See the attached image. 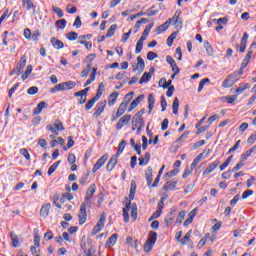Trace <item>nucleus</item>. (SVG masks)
<instances>
[{
    "label": "nucleus",
    "mask_w": 256,
    "mask_h": 256,
    "mask_svg": "<svg viewBox=\"0 0 256 256\" xmlns=\"http://www.w3.org/2000/svg\"><path fill=\"white\" fill-rule=\"evenodd\" d=\"M243 75V71L240 70L238 72H233L228 75L227 78L222 82V87L225 89H229V87H233L237 81H239V76Z\"/></svg>",
    "instance_id": "obj_1"
},
{
    "label": "nucleus",
    "mask_w": 256,
    "mask_h": 256,
    "mask_svg": "<svg viewBox=\"0 0 256 256\" xmlns=\"http://www.w3.org/2000/svg\"><path fill=\"white\" fill-rule=\"evenodd\" d=\"M77 83L75 81H67L62 82L50 89V93H59V91H69L71 89H74L76 87Z\"/></svg>",
    "instance_id": "obj_2"
},
{
    "label": "nucleus",
    "mask_w": 256,
    "mask_h": 256,
    "mask_svg": "<svg viewBox=\"0 0 256 256\" xmlns=\"http://www.w3.org/2000/svg\"><path fill=\"white\" fill-rule=\"evenodd\" d=\"M145 110L138 111L132 118V131H135L137 127H145V119H143V115Z\"/></svg>",
    "instance_id": "obj_3"
},
{
    "label": "nucleus",
    "mask_w": 256,
    "mask_h": 256,
    "mask_svg": "<svg viewBox=\"0 0 256 256\" xmlns=\"http://www.w3.org/2000/svg\"><path fill=\"white\" fill-rule=\"evenodd\" d=\"M157 242V232L150 231L148 239L144 244V251L145 253H149L151 249H153V245Z\"/></svg>",
    "instance_id": "obj_4"
},
{
    "label": "nucleus",
    "mask_w": 256,
    "mask_h": 256,
    "mask_svg": "<svg viewBox=\"0 0 256 256\" xmlns=\"http://www.w3.org/2000/svg\"><path fill=\"white\" fill-rule=\"evenodd\" d=\"M89 205H87L86 203H81L80 205V212L78 215V219H79V225H84L85 221H87V207Z\"/></svg>",
    "instance_id": "obj_5"
},
{
    "label": "nucleus",
    "mask_w": 256,
    "mask_h": 256,
    "mask_svg": "<svg viewBox=\"0 0 256 256\" xmlns=\"http://www.w3.org/2000/svg\"><path fill=\"white\" fill-rule=\"evenodd\" d=\"M97 191V186L95 184H91L87 191H86V197L84 202L86 205H91V197H93V195H95V192Z\"/></svg>",
    "instance_id": "obj_6"
},
{
    "label": "nucleus",
    "mask_w": 256,
    "mask_h": 256,
    "mask_svg": "<svg viewBox=\"0 0 256 256\" xmlns=\"http://www.w3.org/2000/svg\"><path fill=\"white\" fill-rule=\"evenodd\" d=\"M108 159H109V155L107 154H104L101 158H99L92 168V173H97L98 170H100L101 167L105 165Z\"/></svg>",
    "instance_id": "obj_7"
},
{
    "label": "nucleus",
    "mask_w": 256,
    "mask_h": 256,
    "mask_svg": "<svg viewBox=\"0 0 256 256\" xmlns=\"http://www.w3.org/2000/svg\"><path fill=\"white\" fill-rule=\"evenodd\" d=\"M219 165H221V161L219 159L210 163L207 166V168L203 171V176L207 177V175H211V173H213V171H215L219 167Z\"/></svg>",
    "instance_id": "obj_8"
},
{
    "label": "nucleus",
    "mask_w": 256,
    "mask_h": 256,
    "mask_svg": "<svg viewBox=\"0 0 256 256\" xmlns=\"http://www.w3.org/2000/svg\"><path fill=\"white\" fill-rule=\"evenodd\" d=\"M130 122H131V115L126 114L122 116L116 124L117 131H121V128L125 127L126 125H129Z\"/></svg>",
    "instance_id": "obj_9"
},
{
    "label": "nucleus",
    "mask_w": 256,
    "mask_h": 256,
    "mask_svg": "<svg viewBox=\"0 0 256 256\" xmlns=\"http://www.w3.org/2000/svg\"><path fill=\"white\" fill-rule=\"evenodd\" d=\"M105 107H107V100H103L98 103V105L96 106V111L93 113L94 119H99L101 113L105 111Z\"/></svg>",
    "instance_id": "obj_10"
},
{
    "label": "nucleus",
    "mask_w": 256,
    "mask_h": 256,
    "mask_svg": "<svg viewBox=\"0 0 256 256\" xmlns=\"http://www.w3.org/2000/svg\"><path fill=\"white\" fill-rule=\"evenodd\" d=\"M118 161H119V155L114 154L110 158V160L106 166L107 171H111L112 169H115V166L117 165Z\"/></svg>",
    "instance_id": "obj_11"
},
{
    "label": "nucleus",
    "mask_w": 256,
    "mask_h": 256,
    "mask_svg": "<svg viewBox=\"0 0 256 256\" xmlns=\"http://www.w3.org/2000/svg\"><path fill=\"white\" fill-rule=\"evenodd\" d=\"M127 107L128 106L121 103L116 111V115L112 117V121H116V119H119V117H122V115H125V111H127Z\"/></svg>",
    "instance_id": "obj_12"
},
{
    "label": "nucleus",
    "mask_w": 256,
    "mask_h": 256,
    "mask_svg": "<svg viewBox=\"0 0 256 256\" xmlns=\"http://www.w3.org/2000/svg\"><path fill=\"white\" fill-rule=\"evenodd\" d=\"M140 71V73H143L145 71V60L141 56L137 57V65L135 68H133V72L135 73L136 71Z\"/></svg>",
    "instance_id": "obj_13"
},
{
    "label": "nucleus",
    "mask_w": 256,
    "mask_h": 256,
    "mask_svg": "<svg viewBox=\"0 0 256 256\" xmlns=\"http://www.w3.org/2000/svg\"><path fill=\"white\" fill-rule=\"evenodd\" d=\"M22 7L26 9V11H32L35 14V4H33V0H22Z\"/></svg>",
    "instance_id": "obj_14"
},
{
    "label": "nucleus",
    "mask_w": 256,
    "mask_h": 256,
    "mask_svg": "<svg viewBox=\"0 0 256 256\" xmlns=\"http://www.w3.org/2000/svg\"><path fill=\"white\" fill-rule=\"evenodd\" d=\"M191 233H193V230H189L185 234L184 239L180 240L181 245H189V247H193V242L191 241Z\"/></svg>",
    "instance_id": "obj_15"
},
{
    "label": "nucleus",
    "mask_w": 256,
    "mask_h": 256,
    "mask_svg": "<svg viewBox=\"0 0 256 256\" xmlns=\"http://www.w3.org/2000/svg\"><path fill=\"white\" fill-rule=\"evenodd\" d=\"M169 25H171V19H168L166 22H164L162 25L158 26L155 29V33L157 35H161V33H163V31H167V29H169Z\"/></svg>",
    "instance_id": "obj_16"
},
{
    "label": "nucleus",
    "mask_w": 256,
    "mask_h": 256,
    "mask_svg": "<svg viewBox=\"0 0 256 256\" xmlns=\"http://www.w3.org/2000/svg\"><path fill=\"white\" fill-rule=\"evenodd\" d=\"M133 208V206H131V201H129L128 203H126V207L123 208V218H124V223H129V212L131 211V209Z\"/></svg>",
    "instance_id": "obj_17"
},
{
    "label": "nucleus",
    "mask_w": 256,
    "mask_h": 256,
    "mask_svg": "<svg viewBox=\"0 0 256 256\" xmlns=\"http://www.w3.org/2000/svg\"><path fill=\"white\" fill-rule=\"evenodd\" d=\"M145 178L147 181V186L151 188V183H153V168L151 166L147 168Z\"/></svg>",
    "instance_id": "obj_18"
},
{
    "label": "nucleus",
    "mask_w": 256,
    "mask_h": 256,
    "mask_svg": "<svg viewBox=\"0 0 256 256\" xmlns=\"http://www.w3.org/2000/svg\"><path fill=\"white\" fill-rule=\"evenodd\" d=\"M251 57H253V50H249L248 53L246 54L245 58L242 61L240 71H243V69H246L247 65H249V61H251Z\"/></svg>",
    "instance_id": "obj_19"
},
{
    "label": "nucleus",
    "mask_w": 256,
    "mask_h": 256,
    "mask_svg": "<svg viewBox=\"0 0 256 256\" xmlns=\"http://www.w3.org/2000/svg\"><path fill=\"white\" fill-rule=\"evenodd\" d=\"M153 25V23H150L145 27L142 36L140 37L141 41H147V37H149V33H151V29H153Z\"/></svg>",
    "instance_id": "obj_20"
},
{
    "label": "nucleus",
    "mask_w": 256,
    "mask_h": 256,
    "mask_svg": "<svg viewBox=\"0 0 256 256\" xmlns=\"http://www.w3.org/2000/svg\"><path fill=\"white\" fill-rule=\"evenodd\" d=\"M49 211H51V203L44 204L40 209L41 217H49Z\"/></svg>",
    "instance_id": "obj_21"
},
{
    "label": "nucleus",
    "mask_w": 256,
    "mask_h": 256,
    "mask_svg": "<svg viewBox=\"0 0 256 256\" xmlns=\"http://www.w3.org/2000/svg\"><path fill=\"white\" fill-rule=\"evenodd\" d=\"M177 180H170L168 182H166L163 186V190L164 191H173V189H175V187H177Z\"/></svg>",
    "instance_id": "obj_22"
},
{
    "label": "nucleus",
    "mask_w": 256,
    "mask_h": 256,
    "mask_svg": "<svg viewBox=\"0 0 256 256\" xmlns=\"http://www.w3.org/2000/svg\"><path fill=\"white\" fill-rule=\"evenodd\" d=\"M139 161V165L141 167L145 166V165H148L149 164V161H151V154L149 152H146L145 153V156L144 157H140L138 159Z\"/></svg>",
    "instance_id": "obj_23"
},
{
    "label": "nucleus",
    "mask_w": 256,
    "mask_h": 256,
    "mask_svg": "<svg viewBox=\"0 0 256 256\" xmlns=\"http://www.w3.org/2000/svg\"><path fill=\"white\" fill-rule=\"evenodd\" d=\"M154 108H155V96H153V94H149V96H148V115H151Z\"/></svg>",
    "instance_id": "obj_24"
},
{
    "label": "nucleus",
    "mask_w": 256,
    "mask_h": 256,
    "mask_svg": "<svg viewBox=\"0 0 256 256\" xmlns=\"http://www.w3.org/2000/svg\"><path fill=\"white\" fill-rule=\"evenodd\" d=\"M117 97H119L118 92H113L109 95V97H108V106L109 107H113V105H115V103H117Z\"/></svg>",
    "instance_id": "obj_25"
},
{
    "label": "nucleus",
    "mask_w": 256,
    "mask_h": 256,
    "mask_svg": "<svg viewBox=\"0 0 256 256\" xmlns=\"http://www.w3.org/2000/svg\"><path fill=\"white\" fill-rule=\"evenodd\" d=\"M10 237L12 239V247H20L21 246V241L19 240V236L15 234V232H10Z\"/></svg>",
    "instance_id": "obj_26"
},
{
    "label": "nucleus",
    "mask_w": 256,
    "mask_h": 256,
    "mask_svg": "<svg viewBox=\"0 0 256 256\" xmlns=\"http://www.w3.org/2000/svg\"><path fill=\"white\" fill-rule=\"evenodd\" d=\"M137 191V183L132 180L130 185V194H129V200L133 201L135 199V193Z\"/></svg>",
    "instance_id": "obj_27"
},
{
    "label": "nucleus",
    "mask_w": 256,
    "mask_h": 256,
    "mask_svg": "<svg viewBox=\"0 0 256 256\" xmlns=\"http://www.w3.org/2000/svg\"><path fill=\"white\" fill-rule=\"evenodd\" d=\"M46 107H47L46 102L44 101L40 102L33 111L34 115H41V112L43 111V109H46Z\"/></svg>",
    "instance_id": "obj_28"
},
{
    "label": "nucleus",
    "mask_w": 256,
    "mask_h": 256,
    "mask_svg": "<svg viewBox=\"0 0 256 256\" xmlns=\"http://www.w3.org/2000/svg\"><path fill=\"white\" fill-rule=\"evenodd\" d=\"M134 95H135V92L133 91L127 93L123 98L122 104L126 105V107H129V103H131V100L133 99Z\"/></svg>",
    "instance_id": "obj_29"
},
{
    "label": "nucleus",
    "mask_w": 256,
    "mask_h": 256,
    "mask_svg": "<svg viewBox=\"0 0 256 256\" xmlns=\"http://www.w3.org/2000/svg\"><path fill=\"white\" fill-rule=\"evenodd\" d=\"M247 89H251V84L245 83V84H240V86L235 90V93L237 95H241L244 91H247Z\"/></svg>",
    "instance_id": "obj_30"
},
{
    "label": "nucleus",
    "mask_w": 256,
    "mask_h": 256,
    "mask_svg": "<svg viewBox=\"0 0 256 256\" xmlns=\"http://www.w3.org/2000/svg\"><path fill=\"white\" fill-rule=\"evenodd\" d=\"M95 77H97V68H92L90 78L85 82L84 87H88V85H91V83L95 81Z\"/></svg>",
    "instance_id": "obj_31"
},
{
    "label": "nucleus",
    "mask_w": 256,
    "mask_h": 256,
    "mask_svg": "<svg viewBox=\"0 0 256 256\" xmlns=\"http://www.w3.org/2000/svg\"><path fill=\"white\" fill-rule=\"evenodd\" d=\"M50 41H51V43H52V45H53V47H54L55 49H63V47H64L63 41L58 40V39L55 38V37L51 38Z\"/></svg>",
    "instance_id": "obj_32"
},
{
    "label": "nucleus",
    "mask_w": 256,
    "mask_h": 256,
    "mask_svg": "<svg viewBox=\"0 0 256 256\" xmlns=\"http://www.w3.org/2000/svg\"><path fill=\"white\" fill-rule=\"evenodd\" d=\"M173 221H175V212L168 214L164 220V223L167 227H169V225L173 224Z\"/></svg>",
    "instance_id": "obj_33"
},
{
    "label": "nucleus",
    "mask_w": 256,
    "mask_h": 256,
    "mask_svg": "<svg viewBox=\"0 0 256 256\" xmlns=\"http://www.w3.org/2000/svg\"><path fill=\"white\" fill-rule=\"evenodd\" d=\"M151 77V73L145 72L139 81L140 85H143L144 83H149V81H151Z\"/></svg>",
    "instance_id": "obj_34"
},
{
    "label": "nucleus",
    "mask_w": 256,
    "mask_h": 256,
    "mask_svg": "<svg viewBox=\"0 0 256 256\" xmlns=\"http://www.w3.org/2000/svg\"><path fill=\"white\" fill-rule=\"evenodd\" d=\"M117 234H112L110 237H109V239H108V241L106 242V246L107 247H113L114 245H115V243H117Z\"/></svg>",
    "instance_id": "obj_35"
},
{
    "label": "nucleus",
    "mask_w": 256,
    "mask_h": 256,
    "mask_svg": "<svg viewBox=\"0 0 256 256\" xmlns=\"http://www.w3.org/2000/svg\"><path fill=\"white\" fill-rule=\"evenodd\" d=\"M172 113L174 115H177L179 113V98H174L173 104H172Z\"/></svg>",
    "instance_id": "obj_36"
},
{
    "label": "nucleus",
    "mask_w": 256,
    "mask_h": 256,
    "mask_svg": "<svg viewBox=\"0 0 256 256\" xmlns=\"http://www.w3.org/2000/svg\"><path fill=\"white\" fill-rule=\"evenodd\" d=\"M67 201H73V194L65 193L60 198V203H66Z\"/></svg>",
    "instance_id": "obj_37"
},
{
    "label": "nucleus",
    "mask_w": 256,
    "mask_h": 256,
    "mask_svg": "<svg viewBox=\"0 0 256 256\" xmlns=\"http://www.w3.org/2000/svg\"><path fill=\"white\" fill-rule=\"evenodd\" d=\"M186 215H187V212L185 210L180 211L176 218V223L181 225L183 223Z\"/></svg>",
    "instance_id": "obj_38"
},
{
    "label": "nucleus",
    "mask_w": 256,
    "mask_h": 256,
    "mask_svg": "<svg viewBox=\"0 0 256 256\" xmlns=\"http://www.w3.org/2000/svg\"><path fill=\"white\" fill-rule=\"evenodd\" d=\"M115 31H117V24H112L110 28L108 29V32L106 34V37L109 39L110 37H113L115 35Z\"/></svg>",
    "instance_id": "obj_39"
},
{
    "label": "nucleus",
    "mask_w": 256,
    "mask_h": 256,
    "mask_svg": "<svg viewBox=\"0 0 256 256\" xmlns=\"http://www.w3.org/2000/svg\"><path fill=\"white\" fill-rule=\"evenodd\" d=\"M255 150H256V146H253L252 148L248 149L244 154H242L243 161L251 157V155L254 153Z\"/></svg>",
    "instance_id": "obj_40"
},
{
    "label": "nucleus",
    "mask_w": 256,
    "mask_h": 256,
    "mask_svg": "<svg viewBox=\"0 0 256 256\" xmlns=\"http://www.w3.org/2000/svg\"><path fill=\"white\" fill-rule=\"evenodd\" d=\"M206 83H211V80L209 78H204L200 81L198 86V93H201L203 91V88L205 87Z\"/></svg>",
    "instance_id": "obj_41"
},
{
    "label": "nucleus",
    "mask_w": 256,
    "mask_h": 256,
    "mask_svg": "<svg viewBox=\"0 0 256 256\" xmlns=\"http://www.w3.org/2000/svg\"><path fill=\"white\" fill-rule=\"evenodd\" d=\"M127 145V142L125 140H122L118 145V150L116 152V155H121L123 151L125 150V146Z\"/></svg>",
    "instance_id": "obj_42"
},
{
    "label": "nucleus",
    "mask_w": 256,
    "mask_h": 256,
    "mask_svg": "<svg viewBox=\"0 0 256 256\" xmlns=\"http://www.w3.org/2000/svg\"><path fill=\"white\" fill-rule=\"evenodd\" d=\"M56 27L57 29H65L67 27V20L60 19L56 21Z\"/></svg>",
    "instance_id": "obj_43"
},
{
    "label": "nucleus",
    "mask_w": 256,
    "mask_h": 256,
    "mask_svg": "<svg viewBox=\"0 0 256 256\" xmlns=\"http://www.w3.org/2000/svg\"><path fill=\"white\" fill-rule=\"evenodd\" d=\"M159 13L158 10H155V6L150 7L147 11H146V15L147 17H155V15H157Z\"/></svg>",
    "instance_id": "obj_44"
},
{
    "label": "nucleus",
    "mask_w": 256,
    "mask_h": 256,
    "mask_svg": "<svg viewBox=\"0 0 256 256\" xmlns=\"http://www.w3.org/2000/svg\"><path fill=\"white\" fill-rule=\"evenodd\" d=\"M31 71H33V66L28 65L25 73L22 75V81H25L26 79L29 78V75H31Z\"/></svg>",
    "instance_id": "obj_45"
},
{
    "label": "nucleus",
    "mask_w": 256,
    "mask_h": 256,
    "mask_svg": "<svg viewBox=\"0 0 256 256\" xmlns=\"http://www.w3.org/2000/svg\"><path fill=\"white\" fill-rule=\"evenodd\" d=\"M204 48L208 55H213V46H211V43H209V41L204 42Z\"/></svg>",
    "instance_id": "obj_46"
},
{
    "label": "nucleus",
    "mask_w": 256,
    "mask_h": 256,
    "mask_svg": "<svg viewBox=\"0 0 256 256\" xmlns=\"http://www.w3.org/2000/svg\"><path fill=\"white\" fill-rule=\"evenodd\" d=\"M143 40L139 39L137 41V44H136V49H135V53L136 55H139V53H141V51H143Z\"/></svg>",
    "instance_id": "obj_47"
},
{
    "label": "nucleus",
    "mask_w": 256,
    "mask_h": 256,
    "mask_svg": "<svg viewBox=\"0 0 256 256\" xmlns=\"http://www.w3.org/2000/svg\"><path fill=\"white\" fill-rule=\"evenodd\" d=\"M53 125L56 128V131H65V127H63V123L60 120H55Z\"/></svg>",
    "instance_id": "obj_48"
},
{
    "label": "nucleus",
    "mask_w": 256,
    "mask_h": 256,
    "mask_svg": "<svg viewBox=\"0 0 256 256\" xmlns=\"http://www.w3.org/2000/svg\"><path fill=\"white\" fill-rule=\"evenodd\" d=\"M77 37H79V34L77 32H68L66 34V38L68 39V41H75Z\"/></svg>",
    "instance_id": "obj_49"
},
{
    "label": "nucleus",
    "mask_w": 256,
    "mask_h": 256,
    "mask_svg": "<svg viewBox=\"0 0 256 256\" xmlns=\"http://www.w3.org/2000/svg\"><path fill=\"white\" fill-rule=\"evenodd\" d=\"M91 69H93L91 64H88L86 68L81 72L80 77H87L91 72Z\"/></svg>",
    "instance_id": "obj_50"
},
{
    "label": "nucleus",
    "mask_w": 256,
    "mask_h": 256,
    "mask_svg": "<svg viewBox=\"0 0 256 256\" xmlns=\"http://www.w3.org/2000/svg\"><path fill=\"white\" fill-rule=\"evenodd\" d=\"M80 45H84L86 49L90 50L93 47V43L85 41V39L80 38L79 40Z\"/></svg>",
    "instance_id": "obj_51"
},
{
    "label": "nucleus",
    "mask_w": 256,
    "mask_h": 256,
    "mask_svg": "<svg viewBox=\"0 0 256 256\" xmlns=\"http://www.w3.org/2000/svg\"><path fill=\"white\" fill-rule=\"evenodd\" d=\"M178 173H179V168H175L174 170H172V171H170V172H167V173L165 174V177H166L167 179H171V177H175V175H178Z\"/></svg>",
    "instance_id": "obj_52"
},
{
    "label": "nucleus",
    "mask_w": 256,
    "mask_h": 256,
    "mask_svg": "<svg viewBox=\"0 0 256 256\" xmlns=\"http://www.w3.org/2000/svg\"><path fill=\"white\" fill-rule=\"evenodd\" d=\"M175 58H176L178 61H181V60L183 59V51L181 50V47H177V48H176Z\"/></svg>",
    "instance_id": "obj_53"
},
{
    "label": "nucleus",
    "mask_w": 256,
    "mask_h": 256,
    "mask_svg": "<svg viewBox=\"0 0 256 256\" xmlns=\"http://www.w3.org/2000/svg\"><path fill=\"white\" fill-rule=\"evenodd\" d=\"M103 227H105V224H97L93 230H92V235H97V233H99V231H101L103 229Z\"/></svg>",
    "instance_id": "obj_54"
},
{
    "label": "nucleus",
    "mask_w": 256,
    "mask_h": 256,
    "mask_svg": "<svg viewBox=\"0 0 256 256\" xmlns=\"http://www.w3.org/2000/svg\"><path fill=\"white\" fill-rule=\"evenodd\" d=\"M28 95H37L39 93V88L36 86H32L27 90Z\"/></svg>",
    "instance_id": "obj_55"
},
{
    "label": "nucleus",
    "mask_w": 256,
    "mask_h": 256,
    "mask_svg": "<svg viewBox=\"0 0 256 256\" xmlns=\"http://www.w3.org/2000/svg\"><path fill=\"white\" fill-rule=\"evenodd\" d=\"M20 153L27 159V161L31 160V155H29V151L26 148L20 149Z\"/></svg>",
    "instance_id": "obj_56"
},
{
    "label": "nucleus",
    "mask_w": 256,
    "mask_h": 256,
    "mask_svg": "<svg viewBox=\"0 0 256 256\" xmlns=\"http://www.w3.org/2000/svg\"><path fill=\"white\" fill-rule=\"evenodd\" d=\"M53 13L57 14V16L61 19L63 17V10L59 7H52Z\"/></svg>",
    "instance_id": "obj_57"
},
{
    "label": "nucleus",
    "mask_w": 256,
    "mask_h": 256,
    "mask_svg": "<svg viewBox=\"0 0 256 256\" xmlns=\"http://www.w3.org/2000/svg\"><path fill=\"white\" fill-rule=\"evenodd\" d=\"M46 131H50L51 133H55V135H59V132L57 131V128H55V125H47L46 126Z\"/></svg>",
    "instance_id": "obj_58"
},
{
    "label": "nucleus",
    "mask_w": 256,
    "mask_h": 256,
    "mask_svg": "<svg viewBox=\"0 0 256 256\" xmlns=\"http://www.w3.org/2000/svg\"><path fill=\"white\" fill-rule=\"evenodd\" d=\"M95 103H96L95 100L90 99V100L86 103V105H85L86 111H89V110L93 109V106L95 105Z\"/></svg>",
    "instance_id": "obj_59"
},
{
    "label": "nucleus",
    "mask_w": 256,
    "mask_h": 256,
    "mask_svg": "<svg viewBox=\"0 0 256 256\" xmlns=\"http://www.w3.org/2000/svg\"><path fill=\"white\" fill-rule=\"evenodd\" d=\"M39 37H41V32H39V30H35L30 39H32V41H37L39 39Z\"/></svg>",
    "instance_id": "obj_60"
},
{
    "label": "nucleus",
    "mask_w": 256,
    "mask_h": 256,
    "mask_svg": "<svg viewBox=\"0 0 256 256\" xmlns=\"http://www.w3.org/2000/svg\"><path fill=\"white\" fill-rule=\"evenodd\" d=\"M131 217H132L133 221H137V206H132Z\"/></svg>",
    "instance_id": "obj_61"
},
{
    "label": "nucleus",
    "mask_w": 256,
    "mask_h": 256,
    "mask_svg": "<svg viewBox=\"0 0 256 256\" xmlns=\"http://www.w3.org/2000/svg\"><path fill=\"white\" fill-rule=\"evenodd\" d=\"M157 57H158V55L155 52L150 51L147 53L148 61H153L154 59H157Z\"/></svg>",
    "instance_id": "obj_62"
},
{
    "label": "nucleus",
    "mask_w": 256,
    "mask_h": 256,
    "mask_svg": "<svg viewBox=\"0 0 256 256\" xmlns=\"http://www.w3.org/2000/svg\"><path fill=\"white\" fill-rule=\"evenodd\" d=\"M81 25H82L81 17L77 16L73 23V27H75L76 29H79Z\"/></svg>",
    "instance_id": "obj_63"
},
{
    "label": "nucleus",
    "mask_w": 256,
    "mask_h": 256,
    "mask_svg": "<svg viewBox=\"0 0 256 256\" xmlns=\"http://www.w3.org/2000/svg\"><path fill=\"white\" fill-rule=\"evenodd\" d=\"M255 141H256V133H253L248 138L247 143H249L250 145H253V143H255Z\"/></svg>",
    "instance_id": "obj_64"
}]
</instances>
